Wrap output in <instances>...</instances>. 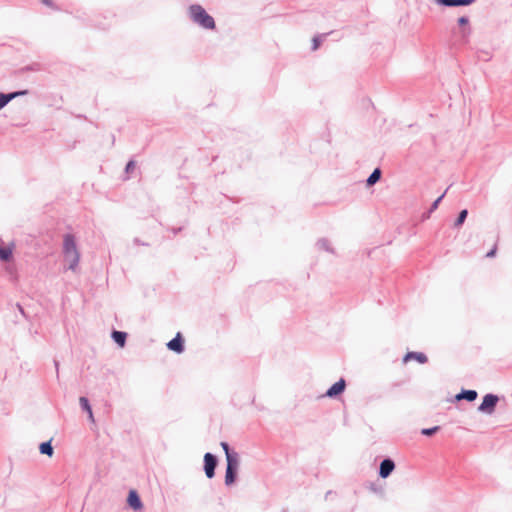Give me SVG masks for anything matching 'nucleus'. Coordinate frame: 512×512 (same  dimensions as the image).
I'll use <instances>...</instances> for the list:
<instances>
[{
	"label": "nucleus",
	"instance_id": "1",
	"mask_svg": "<svg viewBox=\"0 0 512 512\" xmlns=\"http://www.w3.org/2000/svg\"><path fill=\"white\" fill-rule=\"evenodd\" d=\"M189 15L194 23L200 25L204 29H215V21L213 17L210 16L201 5H191L189 7Z\"/></svg>",
	"mask_w": 512,
	"mask_h": 512
},
{
	"label": "nucleus",
	"instance_id": "2",
	"mask_svg": "<svg viewBox=\"0 0 512 512\" xmlns=\"http://www.w3.org/2000/svg\"><path fill=\"white\" fill-rule=\"evenodd\" d=\"M63 251L65 260L69 264V268L74 270L79 263L80 255L73 235L66 234L64 236Z\"/></svg>",
	"mask_w": 512,
	"mask_h": 512
},
{
	"label": "nucleus",
	"instance_id": "3",
	"mask_svg": "<svg viewBox=\"0 0 512 512\" xmlns=\"http://www.w3.org/2000/svg\"><path fill=\"white\" fill-rule=\"evenodd\" d=\"M239 467V458H230L228 457L227 468L225 474V484L232 485L236 478V473Z\"/></svg>",
	"mask_w": 512,
	"mask_h": 512
},
{
	"label": "nucleus",
	"instance_id": "4",
	"mask_svg": "<svg viewBox=\"0 0 512 512\" xmlns=\"http://www.w3.org/2000/svg\"><path fill=\"white\" fill-rule=\"evenodd\" d=\"M498 400H499V398L496 395H493V394L485 395L481 405L478 408L479 411L487 413V414H492Z\"/></svg>",
	"mask_w": 512,
	"mask_h": 512
},
{
	"label": "nucleus",
	"instance_id": "5",
	"mask_svg": "<svg viewBox=\"0 0 512 512\" xmlns=\"http://www.w3.org/2000/svg\"><path fill=\"white\" fill-rule=\"evenodd\" d=\"M217 465V460L214 455L211 453H206L204 455V469L205 474L208 478H212L215 474V467Z\"/></svg>",
	"mask_w": 512,
	"mask_h": 512
},
{
	"label": "nucleus",
	"instance_id": "6",
	"mask_svg": "<svg viewBox=\"0 0 512 512\" xmlns=\"http://www.w3.org/2000/svg\"><path fill=\"white\" fill-rule=\"evenodd\" d=\"M14 247H15L14 243L5 244L0 239V259L2 261H9V260H11Z\"/></svg>",
	"mask_w": 512,
	"mask_h": 512
},
{
	"label": "nucleus",
	"instance_id": "7",
	"mask_svg": "<svg viewBox=\"0 0 512 512\" xmlns=\"http://www.w3.org/2000/svg\"><path fill=\"white\" fill-rule=\"evenodd\" d=\"M345 387H346V382L344 379H340L338 382H336L335 384H333L326 392V396L327 397H330V398H333V397H336L338 395H340L344 390H345Z\"/></svg>",
	"mask_w": 512,
	"mask_h": 512
},
{
	"label": "nucleus",
	"instance_id": "8",
	"mask_svg": "<svg viewBox=\"0 0 512 512\" xmlns=\"http://www.w3.org/2000/svg\"><path fill=\"white\" fill-rule=\"evenodd\" d=\"M411 360H415L420 364H424L428 361V358L422 352H408L403 358V363L406 364Z\"/></svg>",
	"mask_w": 512,
	"mask_h": 512
},
{
	"label": "nucleus",
	"instance_id": "9",
	"mask_svg": "<svg viewBox=\"0 0 512 512\" xmlns=\"http://www.w3.org/2000/svg\"><path fill=\"white\" fill-rule=\"evenodd\" d=\"M394 468H395L394 462L390 459H385L380 464L379 475L382 478H387L392 473Z\"/></svg>",
	"mask_w": 512,
	"mask_h": 512
},
{
	"label": "nucleus",
	"instance_id": "10",
	"mask_svg": "<svg viewBox=\"0 0 512 512\" xmlns=\"http://www.w3.org/2000/svg\"><path fill=\"white\" fill-rule=\"evenodd\" d=\"M168 348L177 353H181L183 351V339L180 333H177L176 337L173 338L167 344Z\"/></svg>",
	"mask_w": 512,
	"mask_h": 512
},
{
	"label": "nucleus",
	"instance_id": "11",
	"mask_svg": "<svg viewBox=\"0 0 512 512\" xmlns=\"http://www.w3.org/2000/svg\"><path fill=\"white\" fill-rule=\"evenodd\" d=\"M129 505L135 509V510H139L142 508V503H141V500L138 496V494L136 493V491L134 490H131L129 492V495H128V499H127Z\"/></svg>",
	"mask_w": 512,
	"mask_h": 512
},
{
	"label": "nucleus",
	"instance_id": "12",
	"mask_svg": "<svg viewBox=\"0 0 512 512\" xmlns=\"http://www.w3.org/2000/svg\"><path fill=\"white\" fill-rule=\"evenodd\" d=\"M438 4L445 6H467L474 3L475 0H435Z\"/></svg>",
	"mask_w": 512,
	"mask_h": 512
},
{
	"label": "nucleus",
	"instance_id": "13",
	"mask_svg": "<svg viewBox=\"0 0 512 512\" xmlns=\"http://www.w3.org/2000/svg\"><path fill=\"white\" fill-rule=\"evenodd\" d=\"M26 91L14 92L10 94H2L0 93V109H2L10 100L14 99L19 95L25 94Z\"/></svg>",
	"mask_w": 512,
	"mask_h": 512
},
{
	"label": "nucleus",
	"instance_id": "14",
	"mask_svg": "<svg viewBox=\"0 0 512 512\" xmlns=\"http://www.w3.org/2000/svg\"><path fill=\"white\" fill-rule=\"evenodd\" d=\"M477 398V392L475 390H465L456 395V400H468L474 401Z\"/></svg>",
	"mask_w": 512,
	"mask_h": 512
},
{
	"label": "nucleus",
	"instance_id": "15",
	"mask_svg": "<svg viewBox=\"0 0 512 512\" xmlns=\"http://www.w3.org/2000/svg\"><path fill=\"white\" fill-rule=\"evenodd\" d=\"M126 337H127V334L125 332H120V331H114L112 333V338L114 339V341L120 346V347H124L125 345V341H126Z\"/></svg>",
	"mask_w": 512,
	"mask_h": 512
},
{
	"label": "nucleus",
	"instance_id": "16",
	"mask_svg": "<svg viewBox=\"0 0 512 512\" xmlns=\"http://www.w3.org/2000/svg\"><path fill=\"white\" fill-rule=\"evenodd\" d=\"M79 402H80V404H81L82 408H83L85 411H87V413H88V415H89V419H90L92 422H94L93 412H92L91 406H90V404H89V402H88V399H87V398H85V397H81V398L79 399Z\"/></svg>",
	"mask_w": 512,
	"mask_h": 512
},
{
	"label": "nucleus",
	"instance_id": "17",
	"mask_svg": "<svg viewBox=\"0 0 512 512\" xmlns=\"http://www.w3.org/2000/svg\"><path fill=\"white\" fill-rule=\"evenodd\" d=\"M380 176H381V171L379 168H376L372 172V174L368 177L367 184L369 186L374 185L380 179Z\"/></svg>",
	"mask_w": 512,
	"mask_h": 512
},
{
	"label": "nucleus",
	"instance_id": "18",
	"mask_svg": "<svg viewBox=\"0 0 512 512\" xmlns=\"http://www.w3.org/2000/svg\"><path fill=\"white\" fill-rule=\"evenodd\" d=\"M39 449L42 454H46L49 457L53 455V447L51 446L50 442L41 443Z\"/></svg>",
	"mask_w": 512,
	"mask_h": 512
},
{
	"label": "nucleus",
	"instance_id": "19",
	"mask_svg": "<svg viewBox=\"0 0 512 512\" xmlns=\"http://www.w3.org/2000/svg\"><path fill=\"white\" fill-rule=\"evenodd\" d=\"M221 447L225 452L226 461H228V457L238 459V454L230 452L229 445L226 442H222Z\"/></svg>",
	"mask_w": 512,
	"mask_h": 512
},
{
	"label": "nucleus",
	"instance_id": "20",
	"mask_svg": "<svg viewBox=\"0 0 512 512\" xmlns=\"http://www.w3.org/2000/svg\"><path fill=\"white\" fill-rule=\"evenodd\" d=\"M467 214H468V211L466 209L462 210L459 213V216H458V218H457V220L455 222V226L456 227H459V226H461L464 223V221H465V219L467 217Z\"/></svg>",
	"mask_w": 512,
	"mask_h": 512
},
{
	"label": "nucleus",
	"instance_id": "21",
	"mask_svg": "<svg viewBox=\"0 0 512 512\" xmlns=\"http://www.w3.org/2000/svg\"><path fill=\"white\" fill-rule=\"evenodd\" d=\"M439 429V427H433V428H426V429H423L422 430V434L423 435H426V436H431L433 435L435 432H437Z\"/></svg>",
	"mask_w": 512,
	"mask_h": 512
},
{
	"label": "nucleus",
	"instance_id": "22",
	"mask_svg": "<svg viewBox=\"0 0 512 512\" xmlns=\"http://www.w3.org/2000/svg\"><path fill=\"white\" fill-rule=\"evenodd\" d=\"M135 166H136V164L134 161H129L126 166V172L130 173L131 171H133L135 169Z\"/></svg>",
	"mask_w": 512,
	"mask_h": 512
},
{
	"label": "nucleus",
	"instance_id": "23",
	"mask_svg": "<svg viewBox=\"0 0 512 512\" xmlns=\"http://www.w3.org/2000/svg\"><path fill=\"white\" fill-rule=\"evenodd\" d=\"M497 251V244H494L493 248L486 254V257H494Z\"/></svg>",
	"mask_w": 512,
	"mask_h": 512
},
{
	"label": "nucleus",
	"instance_id": "24",
	"mask_svg": "<svg viewBox=\"0 0 512 512\" xmlns=\"http://www.w3.org/2000/svg\"><path fill=\"white\" fill-rule=\"evenodd\" d=\"M468 22H469V20H468V18H467V17H465V16L460 17V18L458 19V23H459V25H461V26H465V25H467V24H468Z\"/></svg>",
	"mask_w": 512,
	"mask_h": 512
},
{
	"label": "nucleus",
	"instance_id": "25",
	"mask_svg": "<svg viewBox=\"0 0 512 512\" xmlns=\"http://www.w3.org/2000/svg\"><path fill=\"white\" fill-rule=\"evenodd\" d=\"M443 197H444V194L435 200V202L433 203V208H436L438 206L439 202L442 200Z\"/></svg>",
	"mask_w": 512,
	"mask_h": 512
},
{
	"label": "nucleus",
	"instance_id": "26",
	"mask_svg": "<svg viewBox=\"0 0 512 512\" xmlns=\"http://www.w3.org/2000/svg\"><path fill=\"white\" fill-rule=\"evenodd\" d=\"M41 2L47 6L53 7V3L51 0H41Z\"/></svg>",
	"mask_w": 512,
	"mask_h": 512
},
{
	"label": "nucleus",
	"instance_id": "27",
	"mask_svg": "<svg viewBox=\"0 0 512 512\" xmlns=\"http://www.w3.org/2000/svg\"><path fill=\"white\" fill-rule=\"evenodd\" d=\"M318 47H319V41H318V39H314L313 40V49L316 50V49H318Z\"/></svg>",
	"mask_w": 512,
	"mask_h": 512
}]
</instances>
